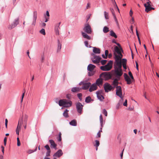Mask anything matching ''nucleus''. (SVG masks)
Masks as SVG:
<instances>
[{
	"mask_svg": "<svg viewBox=\"0 0 159 159\" xmlns=\"http://www.w3.org/2000/svg\"><path fill=\"white\" fill-rule=\"evenodd\" d=\"M89 91L90 92H92L96 90L97 89L98 87L95 84H93L92 85H91L90 86Z\"/></svg>",
	"mask_w": 159,
	"mask_h": 159,
	"instance_id": "obj_13",
	"label": "nucleus"
},
{
	"mask_svg": "<svg viewBox=\"0 0 159 159\" xmlns=\"http://www.w3.org/2000/svg\"><path fill=\"white\" fill-rule=\"evenodd\" d=\"M116 94L120 97L121 100L123 99V97L122 92L121 88L120 86H117L116 87Z\"/></svg>",
	"mask_w": 159,
	"mask_h": 159,
	"instance_id": "obj_6",
	"label": "nucleus"
},
{
	"mask_svg": "<svg viewBox=\"0 0 159 159\" xmlns=\"http://www.w3.org/2000/svg\"><path fill=\"white\" fill-rule=\"evenodd\" d=\"M110 35L112 37H114L115 38H117V35L113 30H111L110 31Z\"/></svg>",
	"mask_w": 159,
	"mask_h": 159,
	"instance_id": "obj_29",
	"label": "nucleus"
},
{
	"mask_svg": "<svg viewBox=\"0 0 159 159\" xmlns=\"http://www.w3.org/2000/svg\"><path fill=\"white\" fill-rule=\"evenodd\" d=\"M112 61H110L105 66H101L100 67V69L103 71H109L112 68Z\"/></svg>",
	"mask_w": 159,
	"mask_h": 159,
	"instance_id": "obj_3",
	"label": "nucleus"
},
{
	"mask_svg": "<svg viewBox=\"0 0 159 159\" xmlns=\"http://www.w3.org/2000/svg\"><path fill=\"white\" fill-rule=\"evenodd\" d=\"M109 28L107 26H104L103 28V31L104 33H107L109 31Z\"/></svg>",
	"mask_w": 159,
	"mask_h": 159,
	"instance_id": "obj_34",
	"label": "nucleus"
},
{
	"mask_svg": "<svg viewBox=\"0 0 159 159\" xmlns=\"http://www.w3.org/2000/svg\"><path fill=\"white\" fill-rule=\"evenodd\" d=\"M95 142L96 143L94 145V146L96 147V150L97 151L98 150V147L100 144V143L99 141L97 140H95Z\"/></svg>",
	"mask_w": 159,
	"mask_h": 159,
	"instance_id": "obj_31",
	"label": "nucleus"
},
{
	"mask_svg": "<svg viewBox=\"0 0 159 159\" xmlns=\"http://www.w3.org/2000/svg\"><path fill=\"white\" fill-rule=\"evenodd\" d=\"M58 47L57 50V52H59L60 51L61 48V44L60 43L59 40H58Z\"/></svg>",
	"mask_w": 159,
	"mask_h": 159,
	"instance_id": "obj_24",
	"label": "nucleus"
},
{
	"mask_svg": "<svg viewBox=\"0 0 159 159\" xmlns=\"http://www.w3.org/2000/svg\"><path fill=\"white\" fill-rule=\"evenodd\" d=\"M80 84L82 85V89L84 90L88 89L91 85L90 82H87L85 81L81 82Z\"/></svg>",
	"mask_w": 159,
	"mask_h": 159,
	"instance_id": "obj_9",
	"label": "nucleus"
},
{
	"mask_svg": "<svg viewBox=\"0 0 159 159\" xmlns=\"http://www.w3.org/2000/svg\"><path fill=\"white\" fill-rule=\"evenodd\" d=\"M144 6L146 8L147 7H151V5H150V4H149L148 5H147L145 3L144 4Z\"/></svg>",
	"mask_w": 159,
	"mask_h": 159,
	"instance_id": "obj_56",
	"label": "nucleus"
},
{
	"mask_svg": "<svg viewBox=\"0 0 159 159\" xmlns=\"http://www.w3.org/2000/svg\"><path fill=\"white\" fill-rule=\"evenodd\" d=\"M95 67V66L94 65L90 64L88 66L87 70L89 71H93V70Z\"/></svg>",
	"mask_w": 159,
	"mask_h": 159,
	"instance_id": "obj_19",
	"label": "nucleus"
},
{
	"mask_svg": "<svg viewBox=\"0 0 159 159\" xmlns=\"http://www.w3.org/2000/svg\"><path fill=\"white\" fill-rule=\"evenodd\" d=\"M110 11L112 13V15L113 16L115 20V21H116V24L118 25H119L118 22V20H117V19L116 17V15L114 13V10L113 8H110Z\"/></svg>",
	"mask_w": 159,
	"mask_h": 159,
	"instance_id": "obj_17",
	"label": "nucleus"
},
{
	"mask_svg": "<svg viewBox=\"0 0 159 159\" xmlns=\"http://www.w3.org/2000/svg\"><path fill=\"white\" fill-rule=\"evenodd\" d=\"M93 52L95 53H100V49L96 47H94L93 49Z\"/></svg>",
	"mask_w": 159,
	"mask_h": 159,
	"instance_id": "obj_25",
	"label": "nucleus"
},
{
	"mask_svg": "<svg viewBox=\"0 0 159 159\" xmlns=\"http://www.w3.org/2000/svg\"><path fill=\"white\" fill-rule=\"evenodd\" d=\"M108 54V50H106L105 51V55L107 56H107Z\"/></svg>",
	"mask_w": 159,
	"mask_h": 159,
	"instance_id": "obj_57",
	"label": "nucleus"
},
{
	"mask_svg": "<svg viewBox=\"0 0 159 159\" xmlns=\"http://www.w3.org/2000/svg\"><path fill=\"white\" fill-rule=\"evenodd\" d=\"M17 145L18 146H20V142L19 139V138L18 137L17 138Z\"/></svg>",
	"mask_w": 159,
	"mask_h": 159,
	"instance_id": "obj_43",
	"label": "nucleus"
},
{
	"mask_svg": "<svg viewBox=\"0 0 159 159\" xmlns=\"http://www.w3.org/2000/svg\"><path fill=\"white\" fill-rule=\"evenodd\" d=\"M97 135L98 138H100L101 137V133H100V131H99Z\"/></svg>",
	"mask_w": 159,
	"mask_h": 159,
	"instance_id": "obj_59",
	"label": "nucleus"
},
{
	"mask_svg": "<svg viewBox=\"0 0 159 159\" xmlns=\"http://www.w3.org/2000/svg\"><path fill=\"white\" fill-rule=\"evenodd\" d=\"M7 139V137H5L4 139V144L5 146H6V145Z\"/></svg>",
	"mask_w": 159,
	"mask_h": 159,
	"instance_id": "obj_49",
	"label": "nucleus"
},
{
	"mask_svg": "<svg viewBox=\"0 0 159 159\" xmlns=\"http://www.w3.org/2000/svg\"><path fill=\"white\" fill-rule=\"evenodd\" d=\"M133 14V11H132V10H131L129 11V15L130 16H132V14Z\"/></svg>",
	"mask_w": 159,
	"mask_h": 159,
	"instance_id": "obj_61",
	"label": "nucleus"
},
{
	"mask_svg": "<svg viewBox=\"0 0 159 159\" xmlns=\"http://www.w3.org/2000/svg\"><path fill=\"white\" fill-rule=\"evenodd\" d=\"M80 89L79 87H74L71 89V91L73 92H79Z\"/></svg>",
	"mask_w": 159,
	"mask_h": 159,
	"instance_id": "obj_26",
	"label": "nucleus"
},
{
	"mask_svg": "<svg viewBox=\"0 0 159 159\" xmlns=\"http://www.w3.org/2000/svg\"><path fill=\"white\" fill-rule=\"evenodd\" d=\"M44 147L46 149L47 151L51 150L49 145L48 144L46 145Z\"/></svg>",
	"mask_w": 159,
	"mask_h": 159,
	"instance_id": "obj_48",
	"label": "nucleus"
},
{
	"mask_svg": "<svg viewBox=\"0 0 159 159\" xmlns=\"http://www.w3.org/2000/svg\"><path fill=\"white\" fill-rule=\"evenodd\" d=\"M51 152V150L47 151L46 153V155L47 156H50V153Z\"/></svg>",
	"mask_w": 159,
	"mask_h": 159,
	"instance_id": "obj_50",
	"label": "nucleus"
},
{
	"mask_svg": "<svg viewBox=\"0 0 159 159\" xmlns=\"http://www.w3.org/2000/svg\"><path fill=\"white\" fill-rule=\"evenodd\" d=\"M7 122H8V120L7 119H5V125L6 127L7 128Z\"/></svg>",
	"mask_w": 159,
	"mask_h": 159,
	"instance_id": "obj_54",
	"label": "nucleus"
},
{
	"mask_svg": "<svg viewBox=\"0 0 159 159\" xmlns=\"http://www.w3.org/2000/svg\"><path fill=\"white\" fill-rule=\"evenodd\" d=\"M28 117L27 115H23L21 118L19 120L18 124L21 126L23 124L27 123Z\"/></svg>",
	"mask_w": 159,
	"mask_h": 159,
	"instance_id": "obj_4",
	"label": "nucleus"
},
{
	"mask_svg": "<svg viewBox=\"0 0 159 159\" xmlns=\"http://www.w3.org/2000/svg\"><path fill=\"white\" fill-rule=\"evenodd\" d=\"M151 7H147L145 8V11L148 12V11L151 10Z\"/></svg>",
	"mask_w": 159,
	"mask_h": 159,
	"instance_id": "obj_41",
	"label": "nucleus"
},
{
	"mask_svg": "<svg viewBox=\"0 0 159 159\" xmlns=\"http://www.w3.org/2000/svg\"><path fill=\"white\" fill-rule=\"evenodd\" d=\"M19 19L17 18L16 19L14 22L13 23V24L10 25V26L8 27V28L9 29H11L12 28H14L15 27H16L18 24H19Z\"/></svg>",
	"mask_w": 159,
	"mask_h": 159,
	"instance_id": "obj_12",
	"label": "nucleus"
},
{
	"mask_svg": "<svg viewBox=\"0 0 159 159\" xmlns=\"http://www.w3.org/2000/svg\"><path fill=\"white\" fill-rule=\"evenodd\" d=\"M129 75L130 76L132 80H134V77L132 75V73L130 71L129 72Z\"/></svg>",
	"mask_w": 159,
	"mask_h": 159,
	"instance_id": "obj_44",
	"label": "nucleus"
},
{
	"mask_svg": "<svg viewBox=\"0 0 159 159\" xmlns=\"http://www.w3.org/2000/svg\"><path fill=\"white\" fill-rule=\"evenodd\" d=\"M136 68L138 70V64L137 62H136Z\"/></svg>",
	"mask_w": 159,
	"mask_h": 159,
	"instance_id": "obj_62",
	"label": "nucleus"
},
{
	"mask_svg": "<svg viewBox=\"0 0 159 159\" xmlns=\"http://www.w3.org/2000/svg\"><path fill=\"white\" fill-rule=\"evenodd\" d=\"M96 93L98 98L100 101H102L104 99V97L99 92H97Z\"/></svg>",
	"mask_w": 159,
	"mask_h": 159,
	"instance_id": "obj_21",
	"label": "nucleus"
},
{
	"mask_svg": "<svg viewBox=\"0 0 159 159\" xmlns=\"http://www.w3.org/2000/svg\"><path fill=\"white\" fill-rule=\"evenodd\" d=\"M84 44H85V46L87 47H89V43H88V41H84Z\"/></svg>",
	"mask_w": 159,
	"mask_h": 159,
	"instance_id": "obj_51",
	"label": "nucleus"
},
{
	"mask_svg": "<svg viewBox=\"0 0 159 159\" xmlns=\"http://www.w3.org/2000/svg\"><path fill=\"white\" fill-rule=\"evenodd\" d=\"M37 18V13L36 11H34V12L33 15V20L32 23V25H35V23L36 20Z\"/></svg>",
	"mask_w": 159,
	"mask_h": 159,
	"instance_id": "obj_20",
	"label": "nucleus"
},
{
	"mask_svg": "<svg viewBox=\"0 0 159 159\" xmlns=\"http://www.w3.org/2000/svg\"><path fill=\"white\" fill-rule=\"evenodd\" d=\"M82 96V94L81 93H79L77 94V96L80 101H81L82 99V98H81Z\"/></svg>",
	"mask_w": 159,
	"mask_h": 159,
	"instance_id": "obj_42",
	"label": "nucleus"
},
{
	"mask_svg": "<svg viewBox=\"0 0 159 159\" xmlns=\"http://www.w3.org/2000/svg\"><path fill=\"white\" fill-rule=\"evenodd\" d=\"M58 104L60 106H63L62 109L63 107H71L72 104V102L66 99H61L59 101Z\"/></svg>",
	"mask_w": 159,
	"mask_h": 159,
	"instance_id": "obj_2",
	"label": "nucleus"
},
{
	"mask_svg": "<svg viewBox=\"0 0 159 159\" xmlns=\"http://www.w3.org/2000/svg\"><path fill=\"white\" fill-rule=\"evenodd\" d=\"M95 73V72L94 71H89V72H88V75L89 76H92Z\"/></svg>",
	"mask_w": 159,
	"mask_h": 159,
	"instance_id": "obj_37",
	"label": "nucleus"
},
{
	"mask_svg": "<svg viewBox=\"0 0 159 159\" xmlns=\"http://www.w3.org/2000/svg\"><path fill=\"white\" fill-rule=\"evenodd\" d=\"M83 30L88 34H91L92 32L91 26L88 23L85 24Z\"/></svg>",
	"mask_w": 159,
	"mask_h": 159,
	"instance_id": "obj_7",
	"label": "nucleus"
},
{
	"mask_svg": "<svg viewBox=\"0 0 159 159\" xmlns=\"http://www.w3.org/2000/svg\"><path fill=\"white\" fill-rule=\"evenodd\" d=\"M100 120L101 127H102L103 126V119L102 115H100Z\"/></svg>",
	"mask_w": 159,
	"mask_h": 159,
	"instance_id": "obj_33",
	"label": "nucleus"
},
{
	"mask_svg": "<svg viewBox=\"0 0 159 159\" xmlns=\"http://www.w3.org/2000/svg\"><path fill=\"white\" fill-rule=\"evenodd\" d=\"M104 88L106 92L110 91L112 89V86L108 83H105L104 85Z\"/></svg>",
	"mask_w": 159,
	"mask_h": 159,
	"instance_id": "obj_11",
	"label": "nucleus"
},
{
	"mask_svg": "<svg viewBox=\"0 0 159 159\" xmlns=\"http://www.w3.org/2000/svg\"><path fill=\"white\" fill-rule=\"evenodd\" d=\"M23 93L22 95V98H21V102H22L23 101V98H24V97L25 96V90H23Z\"/></svg>",
	"mask_w": 159,
	"mask_h": 159,
	"instance_id": "obj_47",
	"label": "nucleus"
},
{
	"mask_svg": "<svg viewBox=\"0 0 159 159\" xmlns=\"http://www.w3.org/2000/svg\"><path fill=\"white\" fill-rule=\"evenodd\" d=\"M61 24V22L59 23L58 24V25L57 26H56L55 28V33L56 35H59V29H60L59 25Z\"/></svg>",
	"mask_w": 159,
	"mask_h": 159,
	"instance_id": "obj_18",
	"label": "nucleus"
},
{
	"mask_svg": "<svg viewBox=\"0 0 159 159\" xmlns=\"http://www.w3.org/2000/svg\"><path fill=\"white\" fill-rule=\"evenodd\" d=\"M123 100V99L122 100L121 99V100H120L119 102L117 104L116 106V108L117 109H118L120 108V107L122 104Z\"/></svg>",
	"mask_w": 159,
	"mask_h": 159,
	"instance_id": "obj_28",
	"label": "nucleus"
},
{
	"mask_svg": "<svg viewBox=\"0 0 159 159\" xmlns=\"http://www.w3.org/2000/svg\"><path fill=\"white\" fill-rule=\"evenodd\" d=\"M21 126L20 125H18L17 126V127L16 130V133L18 135L19 134V131L20 130L21 128Z\"/></svg>",
	"mask_w": 159,
	"mask_h": 159,
	"instance_id": "obj_32",
	"label": "nucleus"
},
{
	"mask_svg": "<svg viewBox=\"0 0 159 159\" xmlns=\"http://www.w3.org/2000/svg\"><path fill=\"white\" fill-rule=\"evenodd\" d=\"M76 108L78 112L81 114L82 113V111L83 106L80 102L77 103L76 104Z\"/></svg>",
	"mask_w": 159,
	"mask_h": 159,
	"instance_id": "obj_10",
	"label": "nucleus"
},
{
	"mask_svg": "<svg viewBox=\"0 0 159 159\" xmlns=\"http://www.w3.org/2000/svg\"><path fill=\"white\" fill-rule=\"evenodd\" d=\"M40 33L43 35H45L46 34L45 30L43 29H42L40 31Z\"/></svg>",
	"mask_w": 159,
	"mask_h": 159,
	"instance_id": "obj_40",
	"label": "nucleus"
},
{
	"mask_svg": "<svg viewBox=\"0 0 159 159\" xmlns=\"http://www.w3.org/2000/svg\"><path fill=\"white\" fill-rule=\"evenodd\" d=\"M103 58L104 59H107V57L106 55H104V54H102V55Z\"/></svg>",
	"mask_w": 159,
	"mask_h": 159,
	"instance_id": "obj_64",
	"label": "nucleus"
},
{
	"mask_svg": "<svg viewBox=\"0 0 159 159\" xmlns=\"http://www.w3.org/2000/svg\"><path fill=\"white\" fill-rule=\"evenodd\" d=\"M70 124L73 126H76L77 125V123L75 120H73L70 122Z\"/></svg>",
	"mask_w": 159,
	"mask_h": 159,
	"instance_id": "obj_30",
	"label": "nucleus"
},
{
	"mask_svg": "<svg viewBox=\"0 0 159 159\" xmlns=\"http://www.w3.org/2000/svg\"><path fill=\"white\" fill-rule=\"evenodd\" d=\"M107 61L106 60H102L101 61V63L102 65H104L106 63Z\"/></svg>",
	"mask_w": 159,
	"mask_h": 159,
	"instance_id": "obj_46",
	"label": "nucleus"
},
{
	"mask_svg": "<svg viewBox=\"0 0 159 159\" xmlns=\"http://www.w3.org/2000/svg\"><path fill=\"white\" fill-rule=\"evenodd\" d=\"M37 149V147H36L35 148V149L34 150H30L29 151V153H32L35 151H36Z\"/></svg>",
	"mask_w": 159,
	"mask_h": 159,
	"instance_id": "obj_52",
	"label": "nucleus"
},
{
	"mask_svg": "<svg viewBox=\"0 0 159 159\" xmlns=\"http://www.w3.org/2000/svg\"><path fill=\"white\" fill-rule=\"evenodd\" d=\"M116 44L118 46V47L119 48H122L120 44L119 43H116Z\"/></svg>",
	"mask_w": 159,
	"mask_h": 159,
	"instance_id": "obj_63",
	"label": "nucleus"
},
{
	"mask_svg": "<svg viewBox=\"0 0 159 159\" xmlns=\"http://www.w3.org/2000/svg\"><path fill=\"white\" fill-rule=\"evenodd\" d=\"M49 142L51 144V147L52 148H53L55 149H57V144L55 143L54 141L53 140H50Z\"/></svg>",
	"mask_w": 159,
	"mask_h": 159,
	"instance_id": "obj_16",
	"label": "nucleus"
},
{
	"mask_svg": "<svg viewBox=\"0 0 159 159\" xmlns=\"http://www.w3.org/2000/svg\"><path fill=\"white\" fill-rule=\"evenodd\" d=\"M127 99H126L125 101V102L123 103V105L127 107Z\"/></svg>",
	"mask_w": 159,
	"mask_h": 159,
	"instance_id": "obj_53",
	"label": "nucleus"
},
{
	"mask_svg": "<svg viewBox=\"0 0 159 159\" xmlns=\"http://www.w3.org/2000/svg\"><path fill=\"white\" fill-rule=\"evenodd\" d=\"M93 57L92 58L93 62L95 64L98 63L99 62L101 59V58L99 56H96L94 53L92 54Z\"/></svg>",
	"mask_w": 159,
	"mask_h": 159,
	"instance_id": "obj_8",
	"label": "nucleus"
},
{
	"mask_svg": "<svg viewBox=\"0 0 159 159\" xmlns=\"http://www.w3.org/2000/svg\"><path fill=\"white\" fill-rule=\"evenodd\" d=\"M134 18L133 17H132L131 20H130V23H131V24H132L134 23Z\"/></svg>",
	"mask_w": 159,
	"mask_h": 159,
	"instance_id": "obj_60",
	"label": "nucleus"
},
{
	"mask_svg": "<svg viewBox=\"0 0 159 159\" xmlns=\"http://www.w3.org/2000/svg\"><path fill=\"white\" fill-rule=\"evenodd\" d=\"M103 80L102 79L100 78L98 79L96 81V85L97 86H99L100 85H101L102 84Z\"/></svg>",
	"mask_w": 159,
	"mask_h": 159,
	"instance_id": "obj_22",
	"label": "nucleus"
},
{
	"mask_svg": "<svg viewBox=\"0 0 159 159\" xmlns=\"http://www.w3.org/2000/svg\"><path fill=\"white\" fill-rule=\"evenodd\" d=\"M61 132H59L58 137L57 138V139L58 141L60 142L61 141Z\"/></svg>",
	"mask_w": 159,
	"mask_h": 159,
	"instance_id": "obj_38",
	"label": "nucleus"
},
{
	"mask_svg": "<svg viewBox=\"0 0 159 159\" xmlns=\"http://www.w3.org/2000/svg\"><path fill=\"white\" fill-rule=\"evenodd\" d=\"M122 52H123L122 48H119L117 46H115L113 52L115 62L114 66L115 73L117 78L120 77L123 74L121 62V58L123 57Z\"/></svg>",
	"mask_w": 159,
	"mask_h": 159,
	"instance_id": "obj_1",
	"label": "nucleus"
},
{
	"mask_svg": "<svg viewBox=\"0 0 159 159\" xmlns=\"http://www.w3.org/2000/svg\"><path fill=\"white\" fill-rule=\"evenodd\" d=\"M90 4H89V3H88L87 5V6H86V9H88L89 8H90Z\"/></svg>",
	"mask_w": 159,
	"mask_h": 159,
	"instance_id": "obj_58",
	"label": "nucleus"
},
{
	"mask_svg": "<svg viewBox=\"0 0 159 159\" xmlns=\"http://www.w3.org/2000/svg\"><path fill=\"white\" fill-rule=\"evenodd\" d=\"M104 14L105 16V17L106 19H109L108 17V13L106 11H104Z\"/></svg>",
	"mask_w": 159,
	"mask_h": 159,
	"instance_id": "obj_39",
	"label": "nucleus"
},
{
	"mask_svg": "<svg viewBox=\"0 0 159 159\" xmlns=\"http://www.w3.org/2000/svg\"><path fill=\"white\" fill-rule=\"evenodd\" d=\"M121 65H126L127 60L125 59H123L121 60Z\"/></svg>",
	"mask_w": 159,
	"mask_h": 159,
	"instance_id": "obj_36",
	"label": "nucleus"
},
{
	"mask_svg": "<svg viewBox=\"0 0 159 159\" xmlns=\"http://www.w3.org/2000/svg\"><path fill=\"white\" fill-rule=\"evenodd\" d=\"M103 113L106 116H107V112L106 110L104 109L103 111Z\"/></svg>",
	"mask_w": 159,
	"mask_h": 159,
	"instance_id": "obj_45",
	"label": "nucleus"
},
{
	"mask_svg": "<svg viewBox=\"0 0 159 159\" xmlns=\"http://www.w3.org/2000/svg\"><path fill=\"white\" fill-rule=\"evenodd\" d=\"M118 80L117 79H115L114 80L112 84V85H113V86H112V90H113L115 87L116 88V87L118 86Z\"/></svg>",
	"mask_w": 159,
	"mask_h": 159,
	"instance_id": "obj_15",
	"label": "nucleus"
},
{
	"mask_svg": "<svg viewBox=\"0 0 159 159\" xmlns=\"http://www.w3.org/2000/svg\"><path fill=\"white\" fill-rule=\"evenodd\" d=\"M82 35L83 37L88 39L90 40L91 39L90 37L88 35L86 34L83 32H81Z\"/></svg>",
	"mask_w": 159,
	"mask_h": 159,
	"instance_id": "obj_23",
	"label": "nucleus"
},
{
	"mask_svg": "<svg viewBox=\"0 0 159 159\" xmlns=\"http://www.w3.org/2000/svg\"><path fill=\"white\" fill-rule=\"evenodd\" d=\"M100 77L102 78L105 80H107L111 78V75L109 72H103L100 75Z\"/></svg>",
	"mask_w": 159,
	"mask_h": 159,
	"instance_id": "obj_5",
	"label": "nucleus"
},
{
	"mask_svg": "<svg viewBox=\"0 0 159 159\" xmlns=\"http://www.w3.org/2000/svg\"><path fill=\"white\" fill-rule=\"evenodd\" d=\"M1 148L2 149V151L3 153V154H4V148L3 146H2L1 147Z\"/></svg>",
	"mask_w": 159,
	"mask_h": 159,
	"instance_id": "obj_55",
	"label": "nucleus"
},
{
	"mask_svg": "<svg viewBox=\"0 0 159 159\" xmlns=\"http://www.w3.org/2000/svg\"><path fill=\"white\" fill-rule=\"evenodd\" d=\"M69 111L67 109H66L64 111V112L63 115V116L66 118H67L68 117V112Z\"/></svg>",
	"mask_w": 159,
	"mask_h": 159,
	"instance_id": "obj_27",
	"label": "nucleus"
},
{
	"mask_svg": "<svg viewBox=\"0 0 159 159\" xmlns=\"http://www.w3.org/2000/svg\"><path fill=\"white\" fill-rule=\"evenodd\" d=\"M92 100L90 96H88L86 98L85 102L87 103L89 102Z\"/></svg>",
	"mask_w": 159,
	"mask_h": 159,
	"instance_id": "obj_35",
	"label": "nucleus"
},
{
	"mask_svg": "<svg viewBox=\"0 0 159 159\" xmlns=\"http://www.w3.org/2000/svg\"><path fill=\"white\" fill-rule=\"evenodd\" d=\"M124 76L125 79L127 81V84H130L132 83V80L129 77L126 73H125Z\"/></svg>",
	"mask_w": 159,
	"mask_h": 159,
	"instance_id": "obj_14",
	"label": "nucleus"
}]
</instances>
